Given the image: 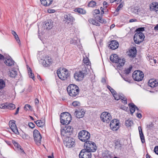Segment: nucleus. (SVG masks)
Returning a JSON list of instances; mask_svg holds the SVG:
<instances>
[{
	"label": "nucleus",
	"mask_w": 158,
	"mask_h": 158,
	"mask_svg": "<svg viewBox=\"0 0 158 158\" xmlns=\"http://www.w3.org/2000/svg\"><path fill=\"white\" fill-rule=\"evenodd\" d=\"M132 68V67L131 65H130L129 68L126 69L125 70V73L126 74H129L131 72V69Z\"/></svg>",
	"instance_id": "obj_40"
},
{
	"label": "nucleus",
	"mask_w": 158,
	"mask_h": 158,
	"mask_svg": "<svg viewBox=\"0 0 158 158\" xmlns=\"http://www.w3.org/2000/svg\"><path fill=\"white\" fill-rule=\"evenodd\" d=\"M118 124H120L119 121L116 119H114L112 120L110 122V127H111L112 126H114V125H116L117 124L118 125Z\"/></svg>",
	"instance_id": "obj_33"
},
{
	"label": "nucleus",
	"mask_w": 158,
	"mask_h": 158,
	"mask_svg": "<svg viewBox=\"0 0 158 158\" xmlns=\"http://www.w3.org/2000/svg\"><path fill=\"white\" fill-rule=\"evenodd\" d=\"M91 153L84 149L81 151L79 155L80 158H91Z\"/></svg>",
	"instance_id": "obj_14"
},
{
	"label": "nucleus",
	"mask_w": 158,
	"mask_h": 158,
	"mask_svg": "<svg viewBox=\"0 0 158 158\" xmlns=\"http://www.w3.org/2000/svg\"><path fill=\"white\" fill-rule=\"evenodd\" d=\"M6 106H7L6 109L10 110H13L15 108V105L11 103L9 104L6 103Z\"/></svg>",
	"instance_id": "obj_32"
},
{
	"label": "nucleus",
	"mask_w": 158,
	"mask_h": 158,
	"mask_svg": "<svg viewBox=\"0 0 158 158\" xmlns=\"http://www.w3.org/2000/svg\"><path fill=\"white\" fill-rule=\"evenodd\" d=\"M19 107L17 108L16 110L15 113V115H16L18 114L19 110Z\"/></svg>",
	"instance_id": "obj_59"
},
{
	"label": "nucleus",
	"mask_w": 158,
	"mask_h": 158,
	"mask_svg": "<svg viewBox=\"0 0 158 158\" xmlns=\"http://www.w3.org/2000/svg\"><path fill=\"white\" fill-rule=\"evenodd\" d=\"M85 114V112L82 110H80L76 111L74 113V114L77 118H80L83 117Z\"/></svg>",
	"instance_id": "obj_20"
},
{
	"label": "nucleus",
	"mask_w": 158,
	"mask_h": 158,
	"mask_svg": "<svg viewBox=\"0 0 158 158\" xmlns=\"http://www.w3.org/2000/svg\"><path fill=\"white\" fill-rule=\"evenodd\" d=\"M28 73H29V77L32 78L33 80H34L35 76L34 74L32 73L31 69L30 68H29V69L28 70Z\"/></svg>",
	"instance_id": "obj_35"
},
{
	"label": "nucleus",
	"mask_w": 158,
	"mask_h": 158,
	"mask_svg": "<svg viewBox=\"0 0 158 158\" xmlns=\"http://www.w3.org/2000/svg\"><path fill=\"white\" fill-rule=\"evenodd\" d=\"M43 26L46 29H50L52 28V23L51 20H47L43 23Z\"/></svg>",
	"instance_id": "obj_19"
},
{
	"label": "nucleus",
	"mask_w": 158,
	"mask_h": 158,
	"mask_svg": "<svg viewBox=\"0 0 158 158\" xmlns=\"http://www.w3.org/2000/svg\"><path fill=\"white\" fill-rule=\"evenodd\" d=\"M8 74L10 77L14 78L17 75V72L15 70H11L8 73Z\"/></svg>",
	"instance_id": "obj_26"
},
{
	"label": "nucleus",
	"mask_w": 158,
	"mask_h": 158,
	"mask_svg": "<svg viewBox=\"0 0 158 158\" xmlns=\"http://www.w3.org/2000/svg\"><path fill=\"white\" fill-rule=\"evenodd\" d=\"M132 121L130 120H127L126 121V125L127 127L130 126L132 124Z\"/></svg>",
	"instance_id": "obj_45"
},
{
	"label": "nucleus",
	"mask_w": 158,
	"mask_h": 158,
	"mask_svg": "<svg viewBox=\"0 0 158 158\" xmlns=\"http://www.w3.org/2000/svg\"><path fill=\"white\" fill-rule=\"evenodd\" d=\"M113 95V97H114L115 99L116 100H118L121 98V97L119 96L117 93H115Z\"/></svg>",
	"instance_id": "obj_44"
},
{
	"label": "nucleus",
	"mask_w": 158,
	"mask_h": 158,
	"mask_svg": "<svg viewBox=\"0 0 158 158\" xmlns=\"http://www.w3.org/2000/svg\"><path fill=\"white\" fill-rule=\"evenodd\" d=\"M119 124H117L116 125H114V126H112L111 127H110L111 129L113 131H117L119 128Z\"/></svg>",
	"instance_id": "obj_37"
},
{
	"label": "nucleus",
	"mask_w": 158,
	"mask_h": 158,
	"mask_svg": "<svg viewBox=\"0 0 158 158\" xmlns=\"http://www.w3.org/2000/svg\"><path fill=\"white\" fill-rule=\"evenodd\" d=\"M84 150L90 152H95L97 149L95 143L91 141L85 142L84 143Z\"/></svg>",
	"instance_id": "obj_5"
},
{
	"label": "nucleus",
	"mask_w": 158,
	"mask_h": 158,
	"mask_svg": "<svg viewBox=\"0 0 158 158\" xmlns=\"http://www.w3.org/2000/svg\"><path fill=\"white\" fill-rule=\"evenodd\" d=\"M6 107H7V106H6V103L2 104L0 106V108L1 109H6Z\"/></svg>",
	"instance_id": "obj_50"
},
{
	"label": "nucleus",
	"mask_w": 158,
	"mask_h": 158,
	"mask_svg": "<svg viewBox=\"0 0 158 158\" xmlns=\"http://www.w3.org/2000/svg\"><path fill=\"white\" fill-rule=\"evenodd\" d=\"M64 144L66 147L70 148L73 147L75 145V140L73 138L68 137H64Z\"/></svg>",
	"instance_id": "obj_12"
},
{
	"label": "nucleus",
	"mask_w": 158,
	"mask_h": 158,
	"mask_svg": "<svg viewBox=\"0 0 158 158\" xmlns=\"http://www.w3.org/2000/svg\"><path fill=\"white\" fill-rule=\"evenodd\" d=\"M136 116L139 118H141L142 117L141 114L139 113H137L136 114Z\"/></svg>",
	"instance_id": "obj_57"
},
{
	"label": "nucleus",
	"mask_w": 158,
	"mask_h": 158,
	"mask_svg": "<svg viewBox=\"0 0 158 158\" xmlns=\"http://www.w3.org/2000/svg\"><path fill=\"white\" fill-rule=\"evenodd\" d=\"M53 0H40L41 4L45 6H49L51 5Z\"/></svg>",
	"instance_id": "obj_22"
},
{
	"label": "nucleus",
	"mask_w": 158,
	"mask_h": 158,
	"mask_svg": "<svg viewBox=\"0 0 158 158\" xmlns=\"http://www.w3.org/2000/svg\"><path fill=\"white\" fill-rule=\"evenodd\" d=\"M128 55L131 57H134L136 55V49L135 48H133V49H130L128 53Z\"/></svg>",
	"instance_id": "obj_24"
},
{
	"label": "nucleus",
	"mask_w": 158,
	"mask_h": 158,
	"mask_svg": "<svg viewBox=\"0 0 158 158\" xmlns=\"http://www.w3.org/2000/svg\"><path fill=\"white\" fill-rule=\"evenodd\" d=\"M64 17L66 20H73V17L70 14L65 15Z\"/></svg>",
	"instance_id": "obj_38"
},
{
	"label": "nucleus",
	"mask_w": 158,
	"mask_h": 158,
	"mask_svg": "<svg viewBox=\"0 0 158 158\" xmlns=\"http://www.w3.org/2000/svg\"><path fill=\"white\" fill-rule=\"evenodd\" d=\"M48 12L49 13H53L55 12V10L53 9H50L48 10Z\"/></svg>",
	"instance_id": "obj_53"
},
{
	"label": "nucleus",
	"mask_w": 158,
	"mask_h": 158,
	"mask_svg": "<svg viewBox=\"0 0 158 158\" xmlns=\"http://www.w3.org/2000/svg\"><path fill=\"white\" fill-rule=\"evenodd\" d=\"M96 6V3L94 1H91L88 4V6L89 7H93Z\"/></svg>",
	"instance_id": "obj_36"
},
{
	"label": "nucleus",
	"mask_w": 158,
	"mask_h": 158,
	"mask_svg": "<svg viewBox=\"0 0 158 158\" xmlns=\"http://www.w3.org/2000/svg\"><path fill=\"white\" fill-rule=\"evenodd\" d=\"M123 7V5L122 3L120 4L119 5V6L117 7L116 9V11H118L122 7Z\"/></svg>",
	"instance_id": "obj_51"
},
{
	"label": "nucleus",
	"mask_w": 158,
	"mask_h": 158,
	"mask_svg": "<svg viewBox=\"0 0 158 158\" xmlns=\"http://www.w3.org/2000/svg\"><path fill=\"white\" fill-rule=\"evenodd\" d=\"M138 129L139 130L140 137L141 139L142 142V143H143L145 142V139L143 135V134L142 132L141 127H138Z\"/></svg>",
	"instance_id": "obj_25"
},
{
	"label": "nucleus",
	"mask_w": 158,
	"mask_h": 158,
	"mask_svg": "<svg viewBox=\"0 0 158 158\" xmlns=\"http://www.w3.org/2000/svg\"><path fill=\"white\" fill-rule=\"evenodd\" d=\"M119 46L118 42L116 40H113L111 41L110 44V46L111 49L115 50L118 48Z\"/></svg>",
	"instance_id": "obj_18"
},
{
	"label": "nucleus",
	"mask_w": 158,
	"mask_h": 158,
	"mask_svg": "<svg viewBox=\"0 0 158 158\" xmlns=\"http://www.w3.org/2000/svg\"><path fill=\"white\" fill-rule=\"evenodd\" d=\"M94 12L95 14H98L100 13V11H99V10L96 9L95 10H94Z\"/></svg>",
	"instance_id": "obj_56"
},
{
	"label": "nucleus",
	"mask_w": 158,
	"mask_h": 158,
	"mask_svg": "<svg viewBox=\"0 0 158 158\" xmlns=\"http://www.w3.org/2000/svg\"><path fill=\"white\" fill-rule=\"evenodd\" d=\"M80 104V103L77 101H74L72 103V105L74 106H79Z\"/></svg>",
	"instance_id": "obj_47"
},
{
	"label": "nucleus",
	"mask_w": 158,
	"mask_h": 158,
	"mask_svg": "<svg viewBox=\"0 0 158 158\" xmlns=\"http://www.w3.org/2000/svg\"><path fill=\"white\" fill-rule=\"evenodd\" d=\"M78 137L79 139L82 142H88V140L90 138V134L86 131L82 130L78 133Z\"/></svg>",
	"instance_id": "obj_6"
},
{
	"label": "nucleus",
	"mask_w": 158,
	"mask_h": 158,
	"mask_svg": "<svg viewBox=\"0 0 158 158\" xmlns=\"http://www.w3.org/2000/svg\"><path fill=\"white\" fill-rule=\"evenodd\" d=\"M13 143L14 144V146L17 147L18 149H19L20 151V152H23V153L24 154L25 152H24L23 150L21 148V147L20 145L18 143L16 142L15 141L13 140L12 141Z\"/></svg>",
	"instance_id": "obj_27"
},
{
	"label": "nucleus",
	"mask_w": 158,
	"mask_h": 158,
	"mask_svg": "<svg viewBox=\"0 0 158 158\" xmlns=\"http://www.w3.org/2000/svg\"><path fill=\"white\" fill-rule=\"evenodd\" d=\"M35 102L36 105L37 106L39 103V101L37 98H35Z\"/></svg>",
	"instance_id": "obj_55"
},
{
	"label": "nucleus",
	"mask_w": 158,
	"mask_h": 158,
	"mask_svg": "<svg viewBox=\"0 0 158 158\" xmlns=\"http://www.w3.org/2000/svg\"><path fill=\"white\" fill-rule=\"evenodd\" d=\"M6 85V83L2 79H0V89L4 88Z\"/></svg>",
	"instance_id": "obj_34"
},
{
	"label": "nucleus",
	"mask_w": 158,
	"mask_h": 158,
	"mask_svg": "<svg viewBox=\"0 0 158 158\" xmlns=\"http://www.w3.org/2000/svg\"><path fill=\"white\" fill-rule=\"evenodd\" d=\"M110 91L111 92L112 94L113 95L114 94L116 93L115 91L113 89V88L110 89Z\"/></svg>",
	"instance_id": "obj_58"
},
{
	"label": "nucleus",
	"mask_w": 158,
	"mask_h": 158,
	"mask_svg": "<svg viewBox=\"0 0 158 158\" xmlns=\"http://www.w3.org/2000/svg\"><path fill=\"white\" fill-rule=\"evenodd\" d=\"M154 151L156 154L158 155V146L157 147H156L154 148Z\"/></svg>",
	"instance_id": "obj_54"
},
{
	"label": "nucleus",
	"mask_w": 158,
	"mask_h": 158,
	"mask_svg": "<svg viewBox=\"0 0 158 158\" xmlns=\"http://www.w3.org/2000/svg\"><path fill=\"white\" fill-rule=\"evenodd\" d=\"M101 118L104 122L108 123L111 119V116L110 114L107 112L102 113L101 115Z\"/></svg>",
	"instance_id": "obj_13"
},
{
	"label": "nucleus",
	"mask_w": 158,
	"mask_h": 158,
	"mask_svg": "<svg viewBox=\"0 0 158 158\" xmlns=\"http://www.w3.org/2000/svg\"><path fill=\"white\" fill-rule=\"evenodd\" d=\"M157 6L155 11L156 13L158 14V5Z\"/></svg>",
	"instance_id": "obj_63"
},
{
	"label": "nucleus",
	"mask_w": 158,
	"mask_h": 158,
	"mask_svg": "<svg viewBox=\"0 0 158 158\" xmlns=\"http://www.w3.org/2000/svg\"><path fill=\"white\" fill-rule=\"evenodd\" d=\"M144 31V27H140L137 29L136 30V31L137 32H139L141 31Z\"/></svg>",
	"instance_id": "obj_48"
},
{
	"label": "nucleus",
	"mask_w": 158,
	"mask_h": 158,
	"mask_svg": "<svg viewBox=\"0 0 158 158\" xmlns=\"http://www.w3.org/2000/svg\"><path fill=\"white\" fill-rule=\"evenodd\" d=\"M52 63V59L48 56H45V59L43 61L42 64L44 67H48L50 66Z\"/></svg>",
	"instance_id": "obj_15"
},
{
	"label": "nucleus",
	"mask_w": 158,
	"mask_h": 158,
	"mask_svg": "<svg viewBox=\"0 0 158 158\" xmlns=\"http://www.w3.org/2000/svg\"><path fill=\"white\" fill-rule=\"evenodd\" d=\"M29 126L31 128H33L35 127V124L31 122L28 123Z\"/></svg>",
	"instance_id": "obj_49"
},
{
	"label": "nucleus",
	"mask_w": 158,
	"mask_h": 158,
	"mask_svg": "<svg viewBox=\"0 0 158 158\" xmlns=\"http://www.w3.org/2000/svg\"><path fill=\"white\" fill-rule=\"evenodd\" d=\"M35 123L36 124L38 127H41L44 125L45 124V121H42L40 120H38L35 121Z\"/></svg>",
	"instance_id": "obj_30"
},
{
	"label": "nucleus",
	"mask_w": 158,
	"mask_h": 158,
	"mask_svg": "<svg viewBox=\"0 0 158 158\" xmlns=\"http://www.w3.org/2000/svg\"><path fill=\"white\" fill-rule=\"evenodd\" d=\"M120 99H121L122 101V102L124 104H127V98L124 97V96H122L121 97Z\"/></svg>",
	"instance_id": "obj_42"
},
{
	"label": "nucleus",
	"mask_w": 158,
	"mask_h": 158,
	"mask_svg": "<svg viewBox=\"0 0 158 158\" xmlns=\"http://www.w3.org/2000/svg\"><path fill=\"white\" fill-rule=\"evenodd\" d=\"M90 23L93 25L97 26H99L100 25V23H105L106 22V20H89Z\"/></svg>",
	"instance_id": "obj_21"
},
{
	"label": "nucleus",
	"mask_w": 158,
	"mask_h": 158,
	"mask_svg": "<svg viewBox=\"0 0 158 158\" xmlns=\"http://www.w3.org/2000/svg\"><path fill=\"white\" fill-rule=\"evenodd\" d=\"M148 85L152 88L156 87L158 85V81L154 79H151L149 81Z\"/></svg>",
	"instance_id": "obj_17"
},
{
	"label": "nucleus",
	"mask_w": 158,
	"mask_h": 158,
	"mask_svg": "<svg viewBox=\"0 0 158 158\" xmlns=\"http://www.w3.org/2000/svg\"><path fill=\"white\" fill-rule=\"evenodd\" d=\"M57 74L60 79L62 80H66L70 75L68 71L65 69H62L57 70Z\"/></svg>",
	"instance_id": "obj_7"
},
{
	"label": "nucleus",
	"mask_w": 158,
	"mask_h": 158,
	"mask_svg": "<svg viewBox=\"0 0 158 158\" xmlns=\"http://www.w3.org/2000/svg\"><path fill=\"white\" fill-rule=\"evenodd\" d=\"M3 59H4V56L3 55L0 54V60H2Z\"/></svg>",
	"instance_id": "obj_61"
},
{
	"label": "nucleus",
	"mask_w": 158,
	"mask_h": 158,
	"mask_svg": "<svg viewBox=\"0 0 158 158\" xmlns=\"http://www.w3.org/2000/svg\"><path fill=\"white\" fill-rule=\"evenodd\" d=\"M132 76L135 81H140L143 79L144 74L140 70H137L133 73Z\"/></svg>",
	"instance_id": "obj_10"
},
{
	"label": "nucleus",
	"mask_w": 158,
	"mask_h": 158,
	"mask_svg": "<svg viewBox=\"0 0 158 158\" xmlns=\"http://www.w3.org/2000/svg\"><path fill=\"white\" fill-rule=\"evenodd\" d=\"M110 59L112 62L117 64V66L119 67L123 66L125 62L124 59H120L116 54L111 55L110 56Z\"/></svg>",
	"instance_id": "obj_4"
},
{
	"label": "nucleus",
	"mask_w": 158,
	"mask_h": 158,
	"mask_svg": "<svg viewBox=\"0 0 158 158\" xmlns=\"http://www.w3.org/2000/svg\"><path fill=\"white\" fill-rule=\"evenodd\" d=\"M81 69L78 72H76L74 75V78L77 81L82 80L87 73V69L85 65H81Z\"/></svg>",
	"instance_id": "obj_1"
},
{
	"label": "nucleus",
	"mask_w": 158,
	"mask_h": 158,
	"mask_svg": "<svg viewBox=\"0 0 158 158\" xmlns=\"http://www.w3.org/2000/svg\"><path fill=\"white\" fill-rule=\"evenodd\" d=\"M15 121L11 120L9 122V126L12 131L16 134H18L19 133L17 129L16 125L15 123Z\"/></svg>",
	"instance_id": "obj_16"
},
{
	"label": "nucleus",
	"mask_w": 158,
	"mask_h": 158,
	"mask_svg": "<svg viewBox=\"0 0 158 158\" xmlns=\"http://www.w3.org/2000/svg\"><path fill=\"white\" fill-rule=\"evenodd\" d=\"M5 64L8 66H11L14 65L15 62L11 58H6L4 61Z\"/></svg>",
	"instance_id": "obj_23"
},
{
	"label": "nucleus",
	"mask_w": 158,
	"mask_h": 158,
	"mask_svg": "<svg viewBox=\"0 0 158 158\" xmlns=\"http://www.w3.org/2000/svg\"><path fill=\"white\" fill-rule=\"evenodd\" d=\"M71 120V116L68 112H63L60 115V122L62 124H68L70 122Z\"/></svg>",
	"instance_id": "obj_3"
},
{
	"label": "nucleus",
	"mask_w": 158,
	"mask_h": 158,
	"mask_svg": "<svg viewBox=\"0 0 158 158\" xmlns=\"http://www.w3.org/2000/svg\"><path fill=\"white\" fill-rule=\"evenodd\" d=\"M73 128L69 126H66L63 129L61 130V135L64 137H68L72 133Z\"/></svg>",
	"instance_id": "obj_8"
},
{
	"label": "nucleus",
	"mask_w": 158,
	"mask_h": 158,
	"mask_svg": "<svg viewBox=\"0 0 158 158\" xmlns=\"http://www.w3.org/2000/svg\"><path fill=\"white\" fill-rule=\"evenodd\" d=\"M24 109L26 110H28V109L31 110L32 109L31 106L29 104L25 105L24 107Z\"/></svg>",
	"instance_id": "obj_43"
},
{
	"label": "nucleus",
	"mask_w": 158,
	"mask_h": 158,
	"mask_svg": "<svg viewBox=\"0 0 158 158\" xmlns=\"http://www.w3.org/2000/svg\"><path fill=\"white\" fill-rule=\"evenodd\" d=\"M114 144L115 148L121 147V144L119 141H116L114 142Z\"/></svg>",
	"instance_id": "obj_46"
},
{
	"label": "nucleus",
	"mask_w": 158,
	"mask_h": 158,
	"mask_svg": "<svg viewBox=\"0 0 158 158\" xmlns=\"http://www.w3.org/2000/svg\"><path fill=\"white\" fill-rule=\"evenodd\" d=\"M150 156L147 153L146 155V158H150Z\"/></svg>",
	"instance_id": "obj_64"
},
{
	"label": "nucleus",
	"mask_w": 158,
	"mask_h": 158,
	"mask_svg": "<svg viewBox=\"0 0 158 158\" xmlns=\"http://www.w3.org/2000/svg\"><path fill=\"white\" fill-rule=\"evenodd\" d=\"M14 36L15 38V39L16 40L17 42L18 43H19L20 42V40L19 39V38L18 35L17 34V35H16V36L15 35Z\"/></svg>",
	"instance_id": "obj_52"
},
{
	"label": "nucleus",
	"mask_w": 158,
	"mask_h": 158,
	"mask_svg": "<svg viewBox=\"0 0 158 158\" xmlns=\"http://www.w3.org/2000/svg\"><path fill=\"white\" fill-rule=\"evenodd\" d=\"M52 156H48V158H53L54 157H53V153L52 152Z\"/></svg>",
	"instance_id": "obj_62"
},
{
	"label": "nucleus",
	"mask_w": 158,
	"mask_h": 158,
	"mask_svg": "<svg viewBox=\"0 0 158 158\" xmlns=\"http://www.w3.org/2000/svg\"><path fill=\"white\" fill-rule=\"evenodd\" d=\"M22 138L24 139H28L30 138L29 136L24 133H23L21 134Z\"/></svg>",
	"instance_id": "obj_39"
},
{
	"label": "nucleus",
	"mask_w": 158,
	"mask_h": 158,
	"mask_svg": "<svg viewBox=\"0 0 158 158\" xmlns=\"http://www.w3.org/2000/svg\"><path fill=\"white\" fill-rule=\"evenodd\" d=\"M128 105L129 106L130 111L132 114L135 111V105L133 103H130Z\"/></svg>",
	"instance_id": "obj_29"
},
{
	"label": "nucleus",
	"mask_w": 158,
	"mask_h": 158,
	"mask_svg": "<svg viewBox=\"0 0 158 158\" xmlns=\"http://www.w3.org/2000/svg\"><path fill=\"white\" fill-rule=\"evenodd\" d=\"M67 90L69 94L73 97L76 96L79 93V87L73 84L69 85L68 87Z\"/></svg>",
	"instance_id": "obj_2"
},
{
	"label": "nucleus",
	"mask_w": 158,
	"mask_h": 158,
	"mask_svg": "<svg viewBox=\"0 0 158 158\" xmlns=\"http://www.w3.org/2000/svg\"><path fill=\"white\" fill-rule=\"evenodd\" d=\"M154 29L156 31L158 30V24L154 27Z\"/></svg>",
	"instance_id": "obj_60"
},
{
	"label": "nucleus",
	"mask_w": 158,
	"mask_h": 158,
	"mask_svg": "<svg viewBox=\"0 0 158 158\" xmlns=\"http://www.w3.org/2000/svg\"><path fill=\"white\" fill-rule=\"evenodd\" d=\"M144 38V35L142 32H136L134 35V40L136 44H139L143 40Z\"/></svg>",
	"instance_id": "obj_9"
},
{
	"label": "nucleus",
	"mask_w": 158,
	"mask_h": 158,
	"mask_svg": "<svg viewBox=\"0 0 158 158\" xmlns=\"http://www.w3.org/2000/svg\"><path fill=\"white\" fill-rule=\"evenodd\" d=\"M158 3L156 2H153L150 6V8L151 10L155 11L157 7Z\"/></svg>",
	"instance_id": "obj_28"
},
{
	"label": "nucleus",
	"mask_w": 158,
	"mask_h": 158,
	"mask_svg": "<svg viewBox=\"0 0 158 158\" xmlns=\"http://www.w3.org/2000/svg\"><path fill=\"white\" fill-rule=\"evenodd\" d=\"M83 62L86 64V65H88L89 64V60L88 58L85 57H84V59L83 60Z\"/></svg>",
	"instance_id": "obj_41"
},
{
	"label": "nucleus",
	"mask_w": 158,
	"mask_h": 158,
	"mask_svg": "<svg viewBox=\"0 0 158 158\" xmlns=\"http://www.w3.org/2000/svg\"><path fill=\"white\" fill-rule=\"evenodd\" d=\"M74 11L81 14H84L86 13L85 11L81 8H76Z\"/></svg>",
	"instance_id": "obj_31"
},
{
	"label": "nucleus",
	"mask_w": 158,
	"mask_h": 158,
	"mask_svg": "<svg viewBox=\"0 0 158 158\" xmlns=\"http://www.w3.org/2000/svg\"><path fill=\"white\" fill-rule=\"evenodd\" d=\"M33 135L35 141L38 146L41 144V136L39 132L37 130H35L33 132Z\"/></svg>",
	"instance_id": "obj_11"
}]
</instances>
